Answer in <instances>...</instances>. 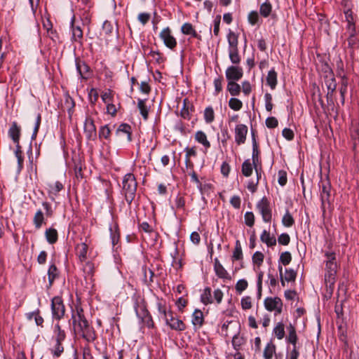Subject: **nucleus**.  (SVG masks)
I'll use <instances>...</instances> for the list:
<instances>
[{
  "label": "nucleus",
  "instance_id": "1",
  "mask_svg": "<svg viewBox=\"0 0 359 359\" xmlns=\"http://www.w3.org/2000/svg\"><path fill=\"white\" fill-rule=\"evenodd\" d=\"M72 319L74 330L76 333L80 334L88 342H93L96 339L95 331L90 325L81 306H76L75 311L72 313Z\"/></svg>",
  "mask_w": 359,
  "mask_h": 359
},
{
  "label": "nucleus",
  "instance_id": "2",
  "mask_svg": "<svg viewBox=\"0 0 359 359\" xmlns=\"http://www.w3.org/2000/svg\"><path fill=\"white\" fill-rule=\"evenodd\" d=\"M123 194L128 205L134 200L137 191V182L133 174H126L123 180Z\"/></svg>",
  "mask_w": 359,
  "mask_h": 359
},
{
  "label": "nucleus",
  "instance_id": "3",
  "mask_svg": "<svg viewBox=\"0 0 359 359\" xmlns=\"http://www.w3.org/2000/svg\"><path fill=\"white\" fill-rule=\"evenodd\" d=\"M320 200L321 208L323 212L325 210L326 205L330 206L333 201L332 195L331 184L328 180H322L320 182Z\"/></svg>",
  "mask_w": 359,
  "mask_h": 359
},
{
  "label": "nucleus",
  "instance_id": "4",
  "mask_svg": "<svg viewBox=\"0 0 359 359\" xmlns=\"http://www.w3.org/2000/svg\"><path fill=\"white\" fill-rule=\"evenodd\" d=\"M257 208L262 216L265 222H269L272 218L271 210L270 208L269 201L266 197H263L257 204Z\"/></svg>",
  "mask_w": 359,
  "mask_h": 359
},
{
  "label": "nucleus",
  "instance_id": "5",
  "mask_svg": "<svg viewBox=\"0 0 359 359\" xmlns=\"http://www.w3.org/2000/svg\"><path fill=\"white\" fill-rule=\"evenodd\" d=\"M51 309L53 318L60 320L64 316L65 308L61 297L57 296L52 299Z\"/></svg>",
  "mask_w": 359,
  "mask_h": 359
},
{
  "label": "nucleus",
  "instance_id": "6",
  "mask_svg": "<svg viewBox=\"0 0 359 359\" xmlns=\"http://www.w3.org/2000/svg\"><path fill=\"white\" fill-rule=\"evenodd\" d=\"M159 37L167 48L173 50L177 46V40L172 34L171 29L168 27L163 29Z\"/></svg>",
  "mask_w": 359,
  "mask_h": 359
},
{
  "label": "nucleus",
  "instance_id": "7",
  "mask_svg": "<svg viewBox=\"0 0 359 359\" xmlns=\"http://www.w3.org/2000/svg\"><path fill=\"white\" fill-rule=\"evenodd\" d=\"M164 319L166 324L169 325L172 330L184 331L186 329V325L182 320L176 318L170 311H168V316Z\"/></svg>",
  "mask_w": 359,
  "mask_h": 359
},
{
  "label": "nucleus",
  "instance_id": "8",
  "mask_svg": "<svg viewBox=\"0 0 359 359\" xmlns=\"http://www.w3.org/2000/svg\"><path fill=\"white\" fill-rule=\"evenodd\" d=\"M325 281L330 285H334L335 282V275L337 273V262H330V261H325Z\"/></svg>",
  "mask_w": 359,
  "mask_h": 359
},
{
  "label": "nucleus",
  "instance_id": "9",
  "mask_svg": "<svg viewBox=\"0 0 359 359\" xmlns=\"http://www.w3.org/2000/svg\"><path fill=\"white\" fill-rule=\"evenodd\" d=\"M265 308L269 311H275L276 313L282 312L283 302L279 297H268L264 300Z\"/></svg>",
  "mask_w": 359,
  "mask_h": 359
},
{
  "label": "nucleus",
  "instance_id": "10",
  "mask_svg": "<svg viewBox=\"0 0 359 359\" xmlns=\"http://www.w3.org/2000/svg\"><path fill=\"white\" fill-rule=\"evenodd\" d=\"M325 85L327 88V93L326 95L327 102H332V97L334 93L337 88V83L335 78L334 77L332 72L329 75H327L325 78Z\"/></svg>",
  "mask_w": 359,
  "mask_h": 359
},
{
  "label": "nucleus",
  "instance_id": "11",
  "mask_svg": "<svg viewBox=\"0 0 359 359\" xmlns=\"http://www.w3.org/2000/svg\"><path fill=\"white\" fill-rule=\"evenodd\" d=\"M243 74L242 68L237 66H230L226 70V77L229 81H238L242 78Z\"/></svg>",
  "mask_w": 359,
  "mask_h": 359
},
{
  "label": "nucleus",
  "instance_id": "12",
  "mask_svg": "<svg viewBox=\"0 0 359 359\" xmlns=\"http://www.w3.org/2000/svg\"><path fill=\"white\" fill-rule=\"evenodd\" d=\"M248 133V127L244 124H238L235 128V141L237 144H244Z\"/></svg>",
  "mask_w": 359,
  "mask_h": 359
},
{
  "label": "nucleus",
  "instance_id": "13",
  "mask_svg": "<svg viewBox=\"0 0 359 359\" xmlns=\"http://www.w3.org/2000/svg\"><path fill=\"white\" fill-rule=\"evenodd\" d=\"M134 308L137 317L140 320L149 314L148 310L147 309L144 300L140 297L136 299Z\"/></svg>",
  "mask_w": 359,
  "mask_h": 359
},
{
  "label": "nucleus",
  "instance_id": "14",
  "mask_svg": "<svg viewBox=\"0 0 359 359\" xmlns=\"http://www.w3.org/2000/svg\"><path fill=\"white\" fill-rule=\"evenodd\" d=\"M84 133L88 140H94L96 137V128L91 118H86V119Z\"/></svg>",
  "mask_w": 359,
  "mask_h": 359
},
{
  "label": "nucleus",
  "instance_id": "15",
  "mask_svg": "<svg viewBox=\"0 0 359 359\" xmlns=\"http://www.w3.org/2000/svg\"><path fill=\"white\" fill-rule=\"evenodd\" d=\"M75 18L73 17L71 22V29L72 32V41L78 42L82 44L83 40V31L80 26L74 25Z\"/></svg>",
  "mask_w": 359,
  "mask_h": 359
},
{
  "label": "nucleus",
  "instance_id": "16",
  "mask_svg": "<svg viewBox=\"0 0 359 359\" xmlns=\"http://www.w3.org/2000/svg\"><path fill=\"white\" fill-rule=\"evenodd\" d=\"M53 332V340L54 341L62 343L65 341L66 338V333L65 330L61 328L59 323H56L54 325Z\"/></svg>",
  "mask_w": 359,
  "mask_h": 359
},
{
  "label": "nucleus",
  "instance_id": "17",
  "mask_svg": "<svg viewBox=\"0 0 359 359\" xmlns=\"http://www.w3.org/2000/svg\"><path fill=\"white\" fill-rule=\"evenodd\" d=\"M8 135L13 140L15 144H19L20 137V127L16 122H13L8 130Z\"/></svg>",
  "mask_w": 359,
  "mask_h": 359
},
{
  "label": "nucleus",
  "instance_id": "18",
  "mask_svg": "<svg viewBox=\"0 0 359 359\" xmlns=\"http://www.w3.org/2000/svg\"><path fill=\"white\" fill-rule=\"evenodd\" d=\"M214 269L217 276L223 279H229L230 276L226 271V270L224 268V266L221 264L217 258L215 259L214 263Z\"/></svg>",
  "mask_w": 359,
  "mask_h": 359
},
{
  "label": "nucleus",
  "instance_id": "19",
  "mask_svg": "<svg viewBox=\"0 0 359 359\" xmlns=\"http://www.w3.org/2000/svg\"><path fill=\"white\" fill-rule=\"evenodd\" d=\"M287 329L288 331V335L286 337V341L292 345V348H297V343L298 337L294 326L290 323Z\"/></svg>",
  "mask_w": 359,
  "mask_h": 359
},
{
  "label": "nucleus",
  "instance_id": "20",
  "mask_svg": "<svg viewBox=\"0 0 359 359\" xmlns=\"http://www.w3.org/2000/svg\"><path fill=\"white\" fill-rule=\"evenodd\" d=\"M76 70L82 79H88L90 76L89 67L83 61L76 60Z\"/></svg>",
  "mask_w": 359,
  "mask_h": 359
},
{
  "label": "nucleus",
  "instance_id": "21",
  "mask_svg": "<svg viewBox=\"0 0 359 359\" xmlns=\"http://www.w3.org/2000/svg\"><path fill=\"white\" fill-rule=\"evenodd\" d=\"M252 164L254 167L258 166V164L259 163V151L258 149V144L256 141L255 133L253 131H252Z\"/></svg>",
  "mask_w": 359,
  "mask_h": 359
},
{
  "label": "nucleus",
  "instance_id": "22",
  "mask_svg": "<svg viewBox=\"0 0 359 359\" xmlns=\"http://www.w3.org/2000/svg\"><path fill=\"white\" fill-rule=\"evenodd\" d=\"M58 277L59 271L57 266L55 264H50L48 270V288L53 285L55 280Z\"/></svg>",
  "mask_w": 359,
  "mask_h": 359
},
{
  "label": "nucleus",
  "instance_id": "23",
  "mask_svg": "<svg viewBox=\"0 0 359 359\" xmlns=\"http://www.w3.org/2000/svg\"><path fill=\"white\" fill-rule=\"evenodd\" d=\"M116 135L118 136L126 135V139L128 142H130L131 138V127L128 124L122 123L121 124L116 130Z\"/></svg>",
  "mask_w": 359,
  "mask_h": 359
},
{
  "label": "nucleus",
  "instance_id": "24",
  "mask_svg": "<svg viewBox=\"0 0 359 359\" xmlns=\"http://www.w3.org/2000/svg\"><path fill=\"white\" fill-rule=\"evenodd\" d=\"M203 312L199 309H196L194 312L192 314V324L194 327L199 328L201 327L203 324Z\"/></svg>",
  "mask_w": 359,
  "mask_h": 359
},
{
  "label": "nucleus",
  "instance_id": "25",
  "mask_svg": "<svg viewBox=\"0 0 359 359\" xmlns=\"http://www.w3.org/2000/svg\"><path fill=\"white\" fill-rule=\"evenodd\" d=\"M260 240L262 242L266 244L268 247H272L276 245V239L274 236H271L270 233L264 230L261 234Z\"/></svg>",
  "mask_w": 359,
  "mask_h": 359
},
{
  "label": "nucleus",
  "instance_id": "26",
  "mask_svg": "<svg viewBox=\"0 0 359 359\" xmlns=\"http://www.w3.org/2000/svg\"><path fill=\"white\" fill-rule=\"evenodd\" d=\"M181 31L184 34L191 35L194 38L200 39V35L198 34L193 25L191 23L186 22L182 25Z\"/></svg>",
  "mask_w": 359,
  "mask_h": 359
},
{
  "label": "nucleus",
  "instance_id": "27",
  "mask_svg": "<svg viewBox=\"0 0 359 359\" xmlns=\"http://www.w3.org/2000/svg\"><path fill=\"white\" fill-rule=\"evenodd\" d=\"M88 250V247L86 243H81L77 245V255L79 257V260L81 262H85L86 260Z\"/></svg>",
  "mask_w": 359,
  "mask_h": 359
},
{
  "label": "nucleus",
  "instance_id": "28",
  "mask_svg": "<svg viewBox=\"0 0 359 359\" xmlns=\"http://www.w3.org/2000/svg\"><path fill=\"white\" fill-rule=\"evenodd\" d=\"M195 140L201 144L206 149L210 147V143L208 140L207 135L201 130H198L195 134Z\"/></svg>",
  "mask_w": 359,
  "mask_h": 359
},
{
  "label": "nucleus",
  "instance_id": "29",
  "mask_svg": "<svg viewBox=\"0 0 359 359\" xmlns=\"http://www.w3.org/2000/svg\"><path fill=\"white\" fill-rule=\"evenodd\" d=\"M238 35L232 32L231 30H229L228 34H227V41L229 43V49H233V48H238Z\"/></svg>",
  "mask_w": 359,
  "mask_h": 359
},
{
  "label": "nucleus",
  "instance_id": "30",
  "mask_svg": "<svg viewBox=\"0 0 359 359\" xmlns=\"http://www.w3.org/2000/svg\"><path fill=\"white\" fill-rule=\"evenodd\" d=\"M201 302L205 305L212 304L214 300L212 297L211 289L210 287H205L203 290V293L201 295Z\"/></svg>",
  "mask_w": 359,
  "mask_h": 359
},
{
  "label": "nucleus",
  "instance_id": "31",
  "mask_svg": "<svg viewBox=\"0 0 359 359\" xmlns=\"http://www.w3.org/2000/svg\"><path fill=\"white\" fill-rule=\"evenodd\" d=\"M266 83L271 87V89H275L277 85V73L273 69H271L266 76Z\"/></svg>",
  "mask_w": 359,
  "mask_h": 359
},
{
  "label": "nucleus",
  "instance_id": "32",
  "mask_svg": "<svg viewBox=\"0 0 359 359\" xmlns=\"http://www.w3.org/2000/svg\"><path fill=\"white\" fill-rule=\"evenodd\" d=\"M55 344L52 348H50V353L54 358H59L64 352V346L62 343L54 341Z\"/></svg>",
  "mask_w": 359,
  "mask_h": 359
},
{
  "label": "nucleus",
  "instance_id": "33",
  "mask_svg": "<svg viewBox=\"0 0 359 359\" xmlns=\"http://www.w3.org/2000/svg\"><path fill=\"white\" fill-rule=\"evenodd\" d=\"M254 165L250 159L245 160L242 164L241 171L244 176L250 177L252 174Z\"/></svg>",
  "mask_w": 359,
  "mask_h": 359
},
{
  "label": "nucleus",
  "instance_id": "34",
  "mask_svg": "<svg viewBox=\"0 0 359 359\" xmlns=\"http://www.w3.org/2000/svg\"><path fill=\"white\" fill-rule=\"evenodd\" d=\"M227 90L232 96H236L240 94L241 87L234 81H229L227 84Z\"/></svg>",
  "mask_w": 359,
  "mask_h": 359
},
{
  "label": "nucleus",
  "instance_id": "35",
  "mask_svg": "<svg viewBox=\"0 0 359 359\" xmlns=\"http://www.w3.org/2000/svg\"><path fill=\"white\" fill-rule=\"evenodd\" d=\"M47 241L50 244H53L57 241V231L55 229L50 228L45 232Z\"/></svg>",
  "mask_w": 359,
  "mask_h": 359
},
{
  "label": "nucleus",
  "instance_id": "36",
  "mask_svg": "<svg viewBox=\"0 0 359 359\" xmlns=\"http://www.w3.org/2000/svg\"><path fill=\"white\" fill-rule=\"evenodd\" d=\"M272 11V6L270 2L266 1L260 6L259 12L262 16L267 18L270 15Z\"/></svg>",
  "mask_w": 359,
  "mask_h": 359
},
{
  "label": "nucleus",
  "instance_id": "37",
  "mask_svg": "<svg viewBox=\"0 0 359 359\" xmlns=\"http://www.w3.org/2000/svg\"><path fill=\"white\" fill-rule=\"evenodd\" d=\"M273 334L278 339H283L285 337V326L282 322L276 324L273 328Z\"/></svg>",
  "mask_w": 359,
  "mask_h": 359
},
{
  "label": "nucleus",
  "instance_id": "38",
  "mask_svg": "<svg viewBox=\"0 0 359 359\" xmlns=\"http://www.w3.org/2000/svg\"><path fill=\"white\" fill-rule=\"evenodd\" d=\"M44 222L43 213L41 210H39L33 218V223L36 229H40Z\"/></svg>",
  "mask_w": 359,
  "mask_h": 359
},
{
  "label": "nucleus",
  "instance_id": "39",
  "mask_svg": "<svg viewBox=\"0 0 359 359\" xmlns=\"http://www.w3.org/2000/svg\"><path fill=\"white\" fill-rule=\"evenodd\" d=\"M186 158H185V164L187 168L193 169V163L190 161V156H196V152L194 148H187L186 149Z\"/></svg>",
  "mask_w": 359,
  "mask_h": 359
},
{
  "label": "nucleus",
  "instance_id": "40",
  "mask_svg": "<svg viewBox=\"0 0 359 359\" xmlns=\"http://www.w3.org/2000/svg\"><path fill=\"white\" fill-rule=\"evenodd\" d=\"M204 119L207 123H211L215 119V112L212 107H208L204 111Z\"/></svg>",
  "mask_w": 359,
  "mask_h": 359
},
{
  "label": "nucleus",
  "instance_id": "41",
  "mask_svg": "<svg viewBox=\"0 0 359 359\" xmlns=\"http://www.w3.org/2000/svg\"><path fill=\"white\" fill-rule=\"evenodd\" d=\"M137 107L140 109V112L144 120L148 118V109L145 104V101L144 100H138Z\"/></svg>",
  "mask_w": 359,
  "mask_h": 359
},
{
  "label": "nucleus",
  "instance_id": "42",
  "mask_svg": "<svg viewBox=\"0 0 359 359\" xmlns=\"http://www.w3.org/2000/svg\"><path fill=\"white\" fill-rule=\"evenodd\" d=\"M282 223L286 227H290L294 224V220L293 219V217L289 212L288 210H287L285 215H283L282 219Z\"/></svg>",
  "mask_w": 359,
  "mask_h": 359
},
{
  "label": "nucleus",
  "instance_id": "43",
  "mask_svg": "<svg viewBox=\"0 0 359 359\" xmlns=\"http://www.w3.org/2000/svg\"><path fill=\"white\" fill-rule=\"evenodd\" d=\"M229 59L233 64H238L241 58L238 54V49H229Z\"/></svg>",
  "mask_w": 359,
  "mask_h": 359
},
{
  "label": "nucleus",
  "instance_id": "44",
  "mask_svg": "<svg viewBox=\"0 0 359 359\" xmlns=\"http://www.w3.org/2000/svg\"><path fill=\"white\" fill-rule=\"evenodd\" d=\"M111 130L109 129L108 125H104L100 127L99 130V137L100 139H106L108 140L110 137Z\"/></svg>",
  "mask_w": 359,
  "mask_h": 359
},
{
  "label": "nucleus",
  "instance_id": "45",
  "mask_svg": "<svg viewBox=\"0 0 359 359\" xmlns=\"http://www.w3.org/2000/svg\"><path fill=\"white\" fill-rule=\"evenodd\" d=\"M229 105L231 109L238 111L242 108L243 103L237 98H231L229 101Z\"/></svg>",
  "mask_w": 359,
  "mask_h": 359
},
{
  "label": "nucleus",
  "instance_id": "46",
  "mask_svg": "<svg viewBox=\"0 0 359 359\" xmlns=\"http://www.w3.org/2000/svg\"><path fill=\"white\" fill-rule=\"evenodd\" d=\"M296 276L297 273L293 269H286L285 270L283 280H286L287 282L294 281L296 278Z\"/></svg>",
  "mask_w": 359,
  "mask_h": 359
},
{
  "label": "nucleus",
  "instance_id": "47",
  "mask_svg": "<svg viewBox=\"0 0 359 359\" xmlns=\"http://www.w3.org/2000/svg\"><path fill=\"white\" fill-rule=\"evenodd\" d=\"M276 347L273 344H267L264 350V358L265 359H271L275 352Z\"/></svg>",
  "mask_w": 359,
  "mask_h": 359
},
{
  "label": "nucleus",
  "instance_id": "48",
  "mask_svg": "<svg viewBox=\"0 0 359 359\" xmlns=\"http://www.w3.org/2000/svg\"><path fill=\"white\" fill-rule=\"evenodd\" d=\"M243 257V252L239 241L236 243V247L233 253V258L236 260H240Z\"/></svg>",
  "mask_w": 359,
  "mask_h": 359
},
{
  "label": "nucleus",
  "instance_id": "49",
  "mask_svg": "<svg viewBox=\"0 0 359 359\" xmlns=\"http://www.w3.org/2000/svg\"><path fill=\"white\" fill-rule=\"evenodd\" d=\"M292 260V255L290 252L286 251L281 253L279 259V262L283 264L284 266L288 265Z\"/></svg>",
  "mask_w": 359,
  "mask_h": 359
},
{
  "label": "nucleus",
  "instance_id": "50",
  "mask_svg": "<svg viewBox=\"0 0 359 359\" xmlns=\"http://www.w3.org/2000/svg\"><path fill=\"white\" fill-rule=\"evenodd\" d=\"M63 189V185L60 182H55L49 184V192L53 194H57Z\"/></svg>",
  "mask_w": 359,
  "mask_h": 359
},
{
  "label": "nucleus",
  "instance_id": "51",
  "mask_svg": "<svg viewBox=\"0 0 359 359\" xmlns=\"http://www.w3.org/2000/svg\"><path fill=\"white\" fill-rule=\"evenodd\" d=\"M244 342L245 339L238 334L235 335L232 339V345L236 350H238Z\"/></svg>",
  "mask_w": 359,
  "mask_h": 359
},
{
  "label": "nucleus",
  "instance_id": "52",
  "mask_svg": "<svg viewBox=\"0 0 359 359\" xmlns=\"http://www.w3.org/2000/svg\"><path fill=\"white\" fill-rule=\"evenodd\" d=\"M264 256L262 252L257 251L254 253L252 256V262L254 264H257L258 266H260L264 262Z\"/></svg>",
  "mask_w": 359,
  "mask_h": 359
},
{
  "label": "nucleus",
  "instance_id": "53",
  "mask_svg": "<svg viewBox=\"0 0 359 359\" xmlns=\"http://www.w3.org/2000/svg\"><path fill=\"white\" fill-rule=\"evenodd\" d=\"M248 283L246 280L241 279L236 284V290L241 294L248 287Z\"/></svg>",
  "mask_w": 359,
  "mask_h": 359
},
{
  "label": "nucleus",
  "instance_id": "54",
  "mask_svg": "<svg viewBox=\"0 0 359 359\" xmlns=\"http://www.w3.org/2000/svg\"><path fill=\"white\" fill-rule=\"evenodd\" d=\"M245 223L248 226H252L255 224V215L252 212H247L244 216Z\"/></svg>",
  "mask_w": 359,
  "mask_h": 359
},
{
  "label": "nucleus",
  "instance_id": "55",
  "mask_svg": "<svg viewBox=\"0 0 359 359\" xmlns=\"http://www.w3.org/2000/svg\"><path fill=\"white\" fill-rule=\"evenodd\" d=\"M41 116L40 114H38L36 116V122H35L33 133L32 135V140H35L36 137V135H37V133L39 132V127L41 125Z\"/></svg>",
  "mask_w": 359,
  "mask_h": 359
},
{
  "label": "nucleus",
  "instance_id": "56",
  "mask_svg": "<svg viewBox=\"0 0 359 359\" xmlns=\"http://www.w3.org/2000/svg\"><path fill=\"white\" fill-rule=\"evenodd\" d=\"M259 17L257 11H251L248 16V22L250 25H255L259 21Z\"/></svg>",
  "mask_w": 359,
  "mask_h": 359
},
{
  "label": "nucleus",
  "instance_id": "57",
  "mask_svg": "<svg viewBox=\"0 0 359 359\" xmlns=\"http://www.w3.org/2000/svg\"><path fill=\"white\" fill-rule=\"evenodd\" d=\"M264 102H265V107L267 111H271L273 109L272 104V95L266 93L264 95Z\"/></svg>",
  "mask_w": 359,
  "mask_h": 359
},
{
  "label": "nucleus",
  "instance_id": "58",
  "mask_svg": "<svg viewBox=\"0 0 359 359\" xmlns=\"http://www.w3.org/2000/svg\"><path fill=\"white\" fill-rule=\"evenodd\" d=\"M287 173L285 170H279L278 171V184L283 187L287 183Z\"/></svg>",
  "mask_w": 359,
  "mask_h": 359
},
{
  "label": "nucleus",
  "instance_id": "59",
  "mask_svg": "<svg viewBox=\"0 0 359 359\" xmlns=\"http://www.w3.org/2000/svg\"><path fill=\"white\" fill-rule=\"evenodd\" d=\"M278 241L280 245H287L290 241V236L287 233H282L278 236Z\"/></svg>",
  "mask_w": 359,
  "mask_h": 359
},
{
  "label": "nucleus",
  "instance_id": "60",
  "mask_svg": "<svg viewBox=\"0 0 359 359\" xmlns=\"http://www.w3.org/2000/svg\"><path fill=\"white\" fill-rule=\"evenodd\" d=\"M241 306L244 310L250 309L252 307V301L250 297H245L241 299Z\"/></svg>",
  "mask_w": 359,
  "mask_h": 359
},
{
  "label": "nucleus",
  "instance_id": "61",
  "mask_svg": "<svg viewBox=\"0 0 359 359\" xmlns=\"http://www.w3.org/2000/svg\"><path fill=\"white\" fill-rule=\"evenodd\" d=\"M185 201L183 196L177 195L175 200V207L177 209H182L184 207Z\"/></svg>",
  "mask_w": 359,
  "mask_h": 359
},
{
  "label": "nucleus",
  "instance_id": "62",
  "mask_svg": "<svg viewBox=\"0 0 359 359\" xmlns=\"http://www.w3.org/2000/svg\"><path fill=\"white\" fill-rule=\"evenodd\" d=\"M278 122L276 118L271 116L266 119V125L269 128H274L278 126Z\"/></svg>",
  "mask_w": 359,
  "mask_h": 359
},
{
  "label": "nucleus",
  "instance_id": "63",
  "mask_svg": "<svg viewBox=\"0 0 359 359\" xmlns=\"http://www.w3.org/2000/svg\"><path fill=\"white\" fill-rule=\"evenodd\" d=\"M149 55L158 63H161L164 61L161 54L158 51L151 50L149 52Z\"/></svg>",
  "mask_w": 359,
  "mask_h": 359
},
{
  "label": "nucleus",
  "instance_id": "64",
  "mask_svg": "<svg viewBox=\"0 0 359 359\" xmlns=\"http://www.w3.org/2000/svg\"><path fill=\"white\" fill-rule=\"evenodd\" d=\"M150 19V14L147 13H141L138 15L139 21L144 25L147 24Z\"/></svg>",
  "mask_w": 359,
  "mask_h": 359
}]
</instances>
